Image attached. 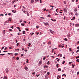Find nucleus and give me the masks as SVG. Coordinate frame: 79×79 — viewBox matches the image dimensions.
Wrapping results in <instances>:
<instances>
[{"label":"nucleus","instance_id":"nucleus-1","mask_svg":"<svg viewBox=\"0 0 79 79\" xmlns=\"http://www.w3.org/2000/svg\"><path fill=\"white\" fill-rule=\"evenodd\" d=\"M49 31H50V32H51V33H52V34H54V33H55V31H54L51 30L50 29L49 30Z\"/></svg>","mask_w":79,"mask_h":79},{"label":"nucleus","instance_id":"nucleus-2","mask_svg":"<svg viewBox=\"0 0 79 79\" xmlns=\"http://www.w3.org/2000/svg\"><path fill=\"white\" fill-rule=\"evenodd\" d=\"M44 68H48V65H44Z\"/></svg>","mask_w":79,"mask_h":79},{"label":"nucleus","instance_id":"nucleus-3","mask_svg":"<svg viewBox=\"0 0 79 79\" xmlns=\"http://www.w3.org/2000/svg\"><path fill=\"white\" fill-rule=\"evenodd\" d=\"M64 11L65 12V13H66V12H67V10H66V9H65L64 8L63 9Z\"/></svg>","mask_w":79,"mask_h":79},{"label":"nucleus","instance_id":"nucleus-4","mask_svg":"<svg viewBox=\"0 0 79 79\" xmlns=\"http://www.w3.org/2000/svg\"><path fill=\"white\" fill-rule=\"evenodd\" d=\"M79 15V12H77L75 13V15L76 16H78Z\"/></svg>","mask_w":79,"mask_h":79},{"label":"nucleus","instance_id":"nucleus-5","mask_svg":"<svg viewBox=\"0 0 79 79\" xmlns=\"http://www.w3.org/2000/svg\"><path fill=\"white\" fill-rule=\"evenodd\" d=\"M44 24H45V25H46V26H48V23H44Z\"/></svg>","mask_w":79,"mask_h":79},{"label":"nucleus","instance_id":"nucleus-6","mask_svg":"<svg viewBox=\"0 0 79 79\" xmlns=\"http://www.w3.org/2000/svg\"><path fill=\"white\" fill-rule=\"evenodd\" d=\"M6 72L7 73H8V69H6Z\"/></svg>","mask_w":79,"mask_h":79},{"label":"nucleus","instance_id":"nucleus-7","mask_svg":"<svg viewBox=\"0 0 79 79\" xmlns=\"http://www.w3.org/2000/svg\"><path fill=\"white\" fill-rule=\"evenodd\" d=\"M75 26H76V27H79V24H76L75 25Z\"/></svg>","mask_w":79,"mask_h":79},{"label":"nucleus","instance_id":"nucleus-8","mask_svg":"<svg viewBox=\"0 0 79 79\" xmlns=\"http://www.w3.org/2000/svg\"><path fill=\"white\" fill-rule=\"evenodd\" d=\"M31 3H34V0H31Z\"/></svg>","mask_w":79,"mask_h":79},{"label":"nucleus","instance_id":"nucleus-9","mask_svg":"<svg viewBox=\"0 0 79 79\" xmlns=\"http://www.w3.org/2000/svg\"><path fill=\"white\" fill-rule=\"evenodd\" d=\"M47 64H50V61H48L47 63Z\"/></svg>","mask_w":79,"mask_h":79},{"label":"nucleus","instance_id":"nucleus-10","mask_svg":"<svg viewBox=\"0 0 79 79\" xmlns=\"http://www.w3.org/2000/svg\"><path fill=\"white\" fill-rule=\"evenodd\" d=\"M61 70V69H60V68H59L58 69V71H60Z\"/></svg>","mask_w":79,"mask_h":79},{"label":"nucleus","instance_id":"nucleus-11","mask_svg":"<svg viewBox=\"0 0 79 79\" xmlns=\"http://www.w3.org/2000/svg\"><path fill=\"white\" fill-rule=\"evenodd\" d=\"M42 61H40L39 62V64H42Z\"/></svg>","mask_w":79,"mask_h":79},{"label":"nucleus","instance_id":"nucleus-12","mask_svg":"<svg viewBox=\"0 0 79 79\" xmlns=\"http://www.w3.org/2000/svg\"><path fill=\"white\" fill-rule=\"evenodd\" d=\"M74 11H77V9L75 8V9L74 10Z\"/></svg>","mask_w":79,"mask_h":79},{"label":"nucleus","instance_id":"nucleus-13","mask_svg":"<svg viewBox=\"0 0 79 79\" xmlns=\"http://www.w3.org/2000/svg\"><path fill=\"white\" fill-rule=\"evenodd\" d=\"M25 69H26V70H27V69H28V68H27V67H25Z\"/></svg>","mask_w":79,"mask_h":79},{"label":"nucleus","instance_id":"nucleus-14","mask_svg":"<svg viewBox=\"0 0 79 79\" xmlns=\"http://www.w3.org/2000/svg\"><path fill=\"white\" fill-rule=\"evenodd\" d=\"M27 16H29V13H28V12H27Z\"/></svg>","mask_w":79,"mask_h":79},{"label":"nucleus","instance_id":"nucleus-15","mask_svg":"<svg viewBox=\"0 0 79 79\" xmlns=\"http://www.w3.org/2000/svg\"><path fill=\"white\" fill-rule=\"evenodd\" d=\"M3 79H7V77H4L3 78Z\"/></svg>","mask_w":79,"mask_h":79},{"label":"nucleus","instance_id":"nucleus-16","mask_svg":"<svg viewBox=\"0 0 79 79\" xmlns=\"http://www.w3.org/2000/svg\"><path fill=\"white\" fill-rule=\"evenodd\" d=\"M50 6L51 7H52V8H53L54 7V6H52L51 5H50Z\"/></svg>","mask_w":79,"mask_h":79},{"label":"nucleus","instance_id":"nucleus-17","mask_svg":"<svg viewBox=\"0 0 79 79\" xmlns=\"http://www.w3.org/2000/svg\"><path fill=\"white\" fill-rule=\"evenodd\" d=\"M21 26H24L25 24H24V23H21Z\"/></svg>","mask_w":79,"mask_h":79},{"label":"nucleus","instance_id":"nucleus-18","mask_svg":"<svg viewBox=\"0 0 79 79\" xmlns=\"http://www.w3.org/2000/svg\"><path fill=\"white\" fill-rule=\"evenodd\" d=\"M19 45V43H17L16 44L17 46H18V45Z\"/></svg>","mask_w":79,"mask_h":79},{"label":"nucleus","instance_id":"nucleus-19","mask_svg":"<svg viewBox=\"0 0 79 79\" xmlns=\"http://www.w3.org/2000/svg\"><path fill=\"white\" fill-rule=\"evenodd\" d=\"M23 34H25V31H23Z\"/></svg>","mask_w":79,"mask_h":79},{"label":"nucleus","instance_id":"nucleus-20","mask_svg":"<svg viewBox=\"0 0 79 79\" xmlns=\"http://www.w3.org/2000/svg\"><path fill=\"white\" fill-rule=\"evenodd\" d=\"M58 65H59V64H57L56 65V68H59V66H58Z\"/></svg>","mask_w":79,"mask_h":79},{"label":"nucleus","instance_id":"nucleus-21","mask_svg":"<svg viewBox=\"0 0 79 79\" xmlns=\"http://www.w3.org/2000/svg\"><path fill=\"white\" fill-rule=\"evenodd\" d=\"M14 2H15V1H12V4H14Z\"/></svg>","mask_w":79,"mask_h":79},{"label":"nucleus","instance_id":"nucleus-22","mask_svg":"<svg viewBox=\"0 0 79 79\" xmlns=\"http://www.w3.org/2000/svg\"><path fill=\"white\" fill-rule=\"evenodd\" d=\"M65 63V61H64L62 63V64H64V63Z\"/></svg>","mask_w":79,"mask_h":79},{"label":"nucleus","instance_id":"nucleus-23","mask_svg":"<svg viewBox=\"0 0 79 79\" xmlns=\"http://www.w3.org/2000/svg\"><path fill=\"white\" fill-rule=\"evenodd\" d=\"M35 74V72H33V73H32V74L33 75H34V74Z\"/></svg>","mask_w":79,"mask_h":79},{"label":"nucleus","instance_id":"nucleus-24","mask_svg":"<svg viewBox=\"0 0 79 79\" xmlns=\"http://www.w3.org/2000/svg\"><path fill=\"white\" fill-rule=\"evenodd\" d=\"M64 40H65V41L66 40V41H68V40L66 39V38H65L64 39Z\"/></svg>","mask_w":79,"mask_h":79},{"label":"nucleus","instance_id":"nucleus-25","mask_svg":"<svg viewBox=\"0 0 79 79\" xmlns=\"http://www.w3.org/2000/svg\"><path fill=\"white\" fill-rule=\"evenodd\" d=\"M7 54V55H12V54H13L11 53H8Z\"/></svg>","mask_w":79,"mask_h":79},{"label":"nucleus","instance_id":"nucleus-26","mask_svg":"<svg viewBox=\"0 0 79 79\" xmlns=\"http://www.w3.org/2000/svg\"><path fill=\"white\" fill-rule=\"evenodd\" d=\"M47 74H48V75H50V72H48L47 73Z\"/></svg>","mask_w":79,"mask_h":79},{"label":"nucleus","instance_id":"nucleus-27","mask_svg":"<svg viewBox=\"0 0 79 79\" xmlns=\"http://www.w3.org/2000/svg\"><path fill=\"white\" fill-rule=\"evenodd\" d=\"M40 76V74H39L38 75L37 74L36 75V76H37V77H38L39 76Z\"/></svg>","mask_w":79,"mask_h":79},{"label":"nucleus","instance_id":"nucleus-28","mask_svg":"<svg viewBox=\"0 0 79 79\" xmlns=\"http://www.w3.org/2000/svg\"><path fill=\"white\" fill-rule=\"evenodd\" d=\"M76 61L78 62V63H79V60L77 59V60Z\"/></svg>","mask_w":79,"mask_h":79},{"label":"nucleus","instance_id":"nucleus-29","mask_svg":"<svg viewBox=\"0 0 79 79\" xmlns=\"http://www.w3.org/2000/svg\"><path fill=\"white\" fill-rule=\"evenodd\" d=\"M77 58H79V56H78L77 57H76V59H77Z\"/></svg>","mask_w":79,"mask_h":79},{"label":"nucleus","instance_id":"nucleus-30","mask_svg":"<svg viewBox=\"0 0 79 79\" xmlns=\"http://www.w3.org/2000/svg\"><path fill=\"white\" fill-rule=\"evenodd\" d=\"M19 57H17L16 60H19Z\"/></svg>","mask_w":79,"mask_h":79},{"label":"nucleus","instance_id":"nucleus-31","mask_svg":"<svg viewBox=\"0 0 79 79\" xmlns=\"http://www.w3.org/2000/svg\"><path fill=\"white\" fill-rule=\"evenodd\" d=\"M18 55V53H15V56H16V55Z\"/></svg>","mask_w":79,"mask_h":79},{"label":"nucleus","instance_id":"nucleus-32","mask_svg":"<svg viewBox=\"0 0 79 79\" xmlns=\"http://www.w3.org/2000/svg\"><path fill=\"white\" fill-rule=\"evenodd\" d=\"M59 47H62V45H59Z\"/></svg>","mask_w":79,"mask_h":79},{"label":"nucleus","instance_id":"nucleus-33","mask_svg":"<svg viewBox=\"0 0 79 79\" xmlns=\"http://www.w3.org/2000/svg\"><path fill=\"white\" fill-rule=\"evenodd\" d=\"M79 52V49H78V50H77V51H76V53H77L78 52Z\"/></svg>","mask_w":79,"mask_h":79},{"label":"nucleus","instance_id":"nucleus-34","mask_svg":"<svg viewBox=\"0 0 79 79\" xmlns=\"http://www.w3.org/2000/svg\"><path fill=\"white\" fill-rule=\"evenodd\" d=\"M17 29H21L20 28H19V27H17Z\"/></svg>","mask_w":79,"mask_h":79},{"label":"nucleus","instance_id":"nucleus-35","mask_svg":"<svg viewBox=\"0 0 79 79\" xmlns=\"http://www.w3.org/2000/svg\"><path fill=\"white\" fill-rule=\"evenodd\" d=\"M45 58H46V57L44 56V57L43 58V60H45Z\"/></svg>","mask_w":79,"mask_h":79},{"label":"nucleus","instance_id":"nucleus-36","mask_svg":"<svg viewBox=\"0 0 79 79\" xmlns=\"http://www.w3.org/2000/svg\"><path fill=\"white\" fill-rule=\"evenodd\" d=\"M9 21H11V19H9Z\"/></svg>","mask_w":79,"mask_h":79},{"label":"nucleus","instance_id":"nucleus-37","mask_svg":"<svg viewBox=\"0 0 79 79\" xmlns=\"http://www.w3.org/2000/svg\"><path fill=\"white\" fill-rule=\"evenodd\" d=\"M24 55L23 54H22L21 55V56H23Z\"/></svg>","mask_w":79,"mask_h":79},{"label":"nucleus","instance_id":"nucleus-38","mask_svg":"<svg viewBox=\"0 0 79 79\" xmlns=\"http://www.w3.org/2000/svg\"><path fill=\"white\" fill-rule=\"evenodd\" d=\"M0 56L1 55H2V56H3V55H5V54H1L0 55Z\"/></svg>","mask_w":79,"mask_h":79},{"label":"nucleus","instance_id":"nucleus-39","mask_svg":"<svg viewBox=\"0 0 79 79\" xmlns=\"http://www.w3.org/2000/svg\"><path fill=\"white\" fill-rule=\"evenodd\" d=\"M64 4H66V1H64Z\"/></svg>","mask_w":79,"mask_h":79},{"label":"nucleus","instance_id":"nucleus-40","mask_svg":"<svg viewBox=\"0 0 79 79\" xmlns=\"http://www.w3.org/2000/svg\"><path fill=\"white\" fill-rule=\"evenodd\" d=\"M8 15H9V16H10V15H11V14L10 13H9L8 14Z\"/></svg>","mask_w":79,"mask_h":79},{"label":"nucleus","instance_id":"nucleus-41","mask_svg":"<svg viewBox=\"0 0 79 79\" xmlns=\"http://www.w3.org/2000/svg\"><path fill=\"white\" fill-rule=\"evenodd\" d=\"M6 49H7V48H6V47L4 49V50H6Z\"/></svg>","mask_w":79,"mask_h":79},{"label":"nucleus","instance_id":"nucleus-42","mask_svg":"<svg viewBox=\"0 0 79 79\" xmlns=\"http://www.w3.org/2000/svg\"><path fill=\"white\" fill-rule=\"evenodd\" d=\"M0 16H3V14H1L0 15Z\"/></svg>","mask_w":79,"mask_h":79},{"label":"nucleus","instance_id":"nucleus-43","mask_svg":"<svg viewBox=\"0 0 79 79\" xmlns=\"http://www.w3.org/2000/svg\"><path fill=\"white\" fill-rule=\"evenodd\" d=\"M27 61L26 62H27V63H28V59H27Z\"/></svg>","mask_w":79,"mask_h":79},{"label":"nucleus","instance_id":"nucleus-44","mask_svg":"<svg viewBox=\"0 0 79 79\" xmlns=\"http://www.w3.org/2000/svg\"><path fill=\"white\" fill-rule=\"evenodd\" d=\"M62 56V54H60V57H61Z\"/></svg>","mask_w":79,"mask_h":79},{"label":"nucleus","instance_id":"nucleus-45","mask_svg":"<svg viewBox=\"0 0 79 79\" xmlns=\"http://www.w3.org/2000/svg\"><path fill=\"white\" fill-rule=\"evenodd\" d=\"M70 37V34H69L68 35V37Z\"/></svg>","mask_w":79,"mask_h":79},{"label":"nucleus","instance_id":"nucleus-46","mask_svg":"<svg viewBox=\"0 0 79 79\" xmlns=\"http://www.w3.org/2000/svg\"><path fill=\"white\" fill-rule=\"evenodd\" d=\"M44 11H46V10H47V9H44Z\"/></svg>","mask_w":79,"mask_h":79},{"label":"nucleus","instance_id":"nucleus-47","mask_svg":"<svg viewBox=\"0 0 79 79\" xmlns=\"http://www.w3.org/2000/svg\"><path fill=\"white\" fill-rule=\"evenodd\" d=\"M57 10H58V9H57L56 10V12H58V11Z\"/></svg>","mask_w":79,"mask_h":79},{"label":"nucleus","instance_id":"nucleus-48","mask_svg":"<svg viewBox=\"0 0 79 79\" xmlns=\"http://www.w3.org/2000/svg\"><path fill=\"white\" fill-rule=\"evenodd\" d=\"M71 63H73V62H69V64H71Z\"/></svg>","mask_w":79,"mask_h":79},{"label":"nucleus","instance_id":"nucleus-49","mask_svg":"<svg viewBox=\"0 0 79 79\" xmlns=\"http://www.w3.org/2000/svg\"><path fill=\"white\" fill-rule=\"evenodd\" d=\"M57 61H58V62H59V61H60V59H58L57 60Z\"/></svg>","mask_w":79,"mask_h":79},{"label":"nucleus","instance_id":"nucleus-50","mask_svg":"<svg viewBox=\"0 0 79 79\" xmlns=\"http://www.w3.org/2000/svg\"><path fill=\"white\" fill-rule=\"evenodd\" d=\"M3 48H4V47H2V48H1V50H3Z\"/></svg>","mask_w":79,"mask_h":79},{"label":"nucleus","instance_id":"nucleus-51","mask_svg":"<svg viewBox=\"0 0 79 79\" xmlns=\"http://www.w3.org/2000/svg\"><path fill=\"white\" fill-rule=\"evenodd\" d=\"M73 19H76V18L75 17H73Z\"/></svg>","mask_w":79,"mask_h":79},{"label":"nucleus","instance_id":"nucleus-52","mask_svg":"<svg viewBox=\"0 0 79 79\" xmlns=\"http://www.w3.org/2000/svg\"><path fill=\"white\" fill-rule=\"evenodd\" d=\"M34 33H32L31 34V35H34Z\"/></svg>","mask_w":79,"mask_h":79},{"label":"nucleus","instance_id":"nucleus-53","mask_svg":"<svg viewBox=\"0 0 79 79\" xmlns=\"http://www.w3.org/2000/svg\"><path fill=\"white\" fill-rule=\"evenodd\" d=\"M22 21H23V20L21 19L20 21V23H22Z\"/></svg>","mask_w":79,"mask_h":79},{"label":"nucleus","instance_id":"nucleus-54","mask_svg":"<svg viewBox=\"0 0 79 79\" xmlns=\"http://www.w3.org/2000/svg\"><path fill=\"white\" fill-rule=\"evenodd\" d=\"M11 28H12V29H13V26H12V27H10Z\"/></svg>","mask_w":79,"mask_h":79},{"label":"nucleus","instance_id":"nucleus-55","mask_svg":"<svg viewBox=\"0 0 79 79\" xmlns=\"http://www.w3.org/2000/svg\"><path fill=\"white\" fill-rule=\"evenodd\" d=\"M36 28H37V29H39V26H36Z\"/></svg>","mask_w":79,"mask_h":79},{"label":"nucleus","instance_id":"nucleus-56","mask_svg":"<svg viewBox=\"0 0 79 79\" xmlns=\"http://www.w3.org/2000/svg\"><path fill=\"white\" fill-rule=\"evenodd\" d=\"M50 15H47V17H50Z\"/></svg>","mask_w":79,"mask_h":79},{"label":"nucleus","instance_id":"nucleus-57","mask_svg":"<svg viewBox=\"0 0 79 79\" xmlns=\"http://www.w3.org/2000/svg\"><path fill=\"white\" fill-rule=\"evenodd\" d=\"M77 1H79V0H76V2H77H77H77Z\"/></svg>","mask_w":79,"mask_h":79},{"label":"nucleus","instance_id":"nucleus-58","mask_svg":"<svg viewBox=\"0 0 79 79\" xmlns=\"http://www.w3.org/2000/svg\"><path fill=\"white\" fill-rule=\"evenodd\" d=\"M78 74H79V72H77V75H78Z\"/></svg>","mask_w":79,"mask_h":79},{"label":"nucleus","instance_id":"nucleus-59","mask_svg":"<svg viewBox=\"0 0 79 79\" xmlns=\"http://www.w3.org/2000/svg\"><path fill=\"white\" fill-rule=\"evenodd\" d=\"M48 44H51V42H48Z\"/></svg>","mask_w":79,"mask_h":79},{"label":"nucleus","instance_id":"nucleus-60","mask_svg":"<svg viewBox=\"0 0 79 79\" xmlns=\"http://www.w3.org/2000/svg\"><path fill=\"white\" fill-rule=\"evenodd\" d=\"M9 31H12V30H11V29H9Z\"/></svg>","mask_w":79,"mask_h":79},{"label":"nucleus","instance_id":"nucleus-61","mask_svg":"<svg viewBox=\"0 0 79 79\" xmlns=\"http://www.w3.org/2000/svg\"><path fill=\"white\" fill-rule=\"evenodd\" d=\"M3 32H4V34H5V30H4L3 31Z\"/></svg>","mask_w":79,"mask_h":79},{"label":"nucleus","instance_id":"nucleus-62","mask_svg":"<svg viewBox=\"0 0 79 79\" xmlns=\"http://www.w3.org/2000/svg\"><path fill=\"white\" fill-rule=\"evenodd\" d=\"M77 49H79V46L77 47Z\"/></svg>","mask_w":79,"mask_h":79},{"label":"nucleus","instance_id":"nucleus-63","mask_svg":"<svg viewBox=\"0 0 79 79\" xmlns=\"http://www.w3.org/2000/svg\"><path fill=\"white\" fill-rule=\"evenodd\" d=\"M56 19H55L54 20H53V21H56Z\"/></svg>","mask_w":79,"mask_h":79},{"label":"nucleus","instance_id":"nucleus-64","mask_svg":"<svg viewBox=\"0 0 79 79\" xmlns=\"http://www.w3.org/2000/svg\"><path fill=\"white\" fill-rule=\"evenodd\" d=\"M45 44H46V43L45 42H44L43 44H44L45 45Z\"/></svg>","mask_w":79,"mask_h":79}]
</instances>
